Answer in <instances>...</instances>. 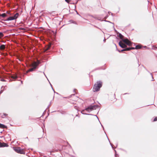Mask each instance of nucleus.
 <instances>
[{"mask_svg": "<svg viewBox=\"0 0 157 157\" xmlns=\"http://www.w3.org/2000/svg\"><path fill=\"white\" fill-rule=\"evenodd\" d=\"M105 39H104V41H105Z\"/></svg>", "mask_w": 157, "mask_h": 157, "instance_id": "a878e982", "label": "nucleus"}, {"mask_svg": "<svg viewBox=\"0 0 157 157\" xmlns=\"http://www.w3.org/2000/svg\"><path fill=\"white\" fill-rule=\"evenodd\" d=\"M2 92L1 91L0 93H2Z\"/></svg>", "mask_w": 157, "mask_h": 157, "instance_id": "cd10ccee", "label": "nucleus"}, {"mask_svg": "<svg viewBox=\"0 0 157 157\" xmlns=\"http://www.w3.org/2000/svg\"><path fill=\"white\" fill-rule=\"evenodd\" d=\"M8 145L4 143H1L0 142V147H7Z\"/></svg>", "mask_w": 157, "mask_h": 157, "instance_id": "0eeeda50", "label": "nucleus"}, {"mask_svg": "<svg viewBox=\"0 0 157 157\" xmlns=\"http://www.w3.org/2000/svg\"><path fill=\"white\" fill-rule=\"evenodd\" d=\"M157 121V117H156L154 119V121Z\"/></svg>", "mask_w": 157, "mask_h": 157, "instance_id": "412c9836", "label": "nucleus"}, {"mask_svg": "<svg viewBox=\"0 0 157 157\" xmlns=\"http://www.w3.org/2000/svg\"><path fill=\"white\" fill-rule=\"evenodd\" d=\"M0 128H6V126L0 123Z\"/></svg>", "mask_w": 157, "mask_h": 157, "instance_id": "6e6552de", "label": "nucleus"}, {"mask_svg": "<svg viewBox=\"0 0 157 157\" xmlns=\"http://www.w3.org/2000/svg\"><path fill=\"white\" fill-rule=\"evenodd\" d=\"M51 45H49L48 47H47L45 49V51H46L48 50L50 48Z\"/></svg>", "mask_w": 157, "mask_h": 157, "instance_id": "2eb2a0df", "label": "nucleus"}, {"mask_svg": "<svg viewBox=\"0 0 157 157\" xmlns=\"http://www.w3.org/2000/svg\"><path fill=\"white\" fill-rule=\"evenodd\" d=\"M19 15V13H17L13 16L10 17L8 18L6 21H11L16 19L18 17Z\"/></svg>", "mask_w": 157, "mask_h": 157, "instance_id": "39448f33", "label": "nucleus"}, {"mask_svg": "<svg viewBox=\"0 0 157 157\" xmlns=\"http://www.w3.org/2000/svg\"><path fill=\"white\" fill-rule=\"evenodd\" d=\"M102 85V82L101 81H98L96 83L94 84L93 87L94 92H97L99 91Z\"/></svg>", "mask_w": 157, "mask_h": 157, "instance_id": "f257e3e1", "label": "nucleus"}, {"mask_svg": "<svg viewBox=\"0 0 157 157\" xmlns=\"http://www.w3.org/2000/svg\"><path fill=\"white\" fill-rule=\"evenodd\" d=\"M5 45H2L0 46V50H2L5 49Z\"/></svg>", "mask_w": 157, "mask_h": 157, "instance_id": "1a4fd4ad", "label": "nucleus"}, {"mask_svg": "<svg viewBox=\"0 0 157 157\" xmlns=\"http://www.w3.org/2000/svg\"><path fill=\"white\" fill-rule=\"evenodd\" d=\"M124 51H125V49H122L121 50V52Z\"/></svg>", "mask_w": 157, "mask_h": 157, "instance_id": "b1692460", "label": "nucleus"}, {"mask_svg": "<svg viewBox=\"0 0 157 157\" xmlns=\"http://www.w3.org/2000/svg\"><path fill=\"white\" fill-rule=\"evenodd\" d=\"M119 36L120 38L121 39H123V36L121 34H119Z\"/></svg>", "mask_w": 157, "mask_h": 157, "instance_id": "ddd939ff", "label": "nucleus"}, {"mask_svg": "<svg viewBox=\"0 0 157 157\" xmlns=\"http://www.w3.org/2000/svg\"><path fill=\"white\" fill-rule=\"evenodd\" d=\"M6 14L5 13H3L1 14L0 16L4 17H6Z\"/></svg>", "mask_w": 157, "mask_h": 157, "instance_id": "9b49d317", "label": "nucleus"}, {"mask_svg": "<svg viewBox=\"0 0 157 157\" xmlns=\"http://www.w3.org/2000/svg\"><path fill=\"white\" fill-rule=\"evenodd\" d=\"M65 0L67 3H69L71 1V0Z\"/></svg>", "mask_w": 157, "mask_h": 157, "instance_id": "aec40b11", "label": "nucleus"}, {"mask_svg": "<svg viewBox=\"0 0 157 157\" xmlns=\"http://www.w3.org/2000/svg\"><path fill=\"white\" fill-rule=\"evenodd\" d=\"M1 81H5V80L3 79H1Z\"/></svg>", "mask_w": 157, "mask_h": 157, "instance_id": "4be33fe9", "label": "nucleus"}, {"mask_svg": "<svg viewBox=\"0 0 157 157\" xmlns=\"http://www.w3.org/2000/svg\"><path fill=\"white\" fill-rule=\"evenodd\" d=\"M4 115H5V116H6L7 115V114H5Z\"/></svg>", "mask_w": 157, "mask_h": 157, "instance_id": "393cba45", "label": "nucleus"}, {"mask_svg": "<svg viewBox=\"0 0 157 157\" xmlns=\"http://www.w3.org/2000/svg\"><path fill=\"white\" fill-rule=\"evenodd\" d=\"M3 36V34L2 32H0V38Z\"/></svg>", "mask_w": 157, "mask_h": 157, "instance_id": "dca6fc26", "label": "nucleus"}, {"mask_svg": "<svg viewBox=\"0 0 157 157\" xmlns=\"http://www.w3.org/2000/svg\"><path fill=\"white\" fill-rule=\"evenodd\" d=\"M128 40L127 39H122V41L126 44V43H127Z\"/></svg>", "mask_w": 157, "mask_h": 157, "instance_id": "4468645a", "label": "nucleus"}, {"mask_svg": "<svg viewBox=\"0 0 157 157\" xmlns=\"http://www.w3.org/2000/svg\"><path fill=\"white\" fill-rule=\"evenodd\" d=\"M119 46L122 48H125L126 47V45L123 43L122 42L120 41L119 42Z\"/></svg>", "mask_w": 157, "mask_h": 157, "instance_id": "423d86ee", "label": "nucleus"}, {"mask_svg": "<svg viewBox=\"0 0 157 157\" xmlns=\"http://www.w3.org/2000/svg\"><path fill=\"white\" fill-rule=\"evenodd\" d=\"M141 48V47L139 45H137L136 46L135 49H139L140 48Z\"/></svg>", "mask_w": 157, "mask_h": 157, "instance_id": "f8f14e48", "label": "nucleus"}, {"mask_svg": "<svg viewBox=\"0 0 157 157\" xmlns=\"http://www.w3.org/2000/svg\"><path fill=\"white\" fill-rule=\"evenodd\" d=\"M98 107V106L96 105H90L88 107L86 108L85 109L86 110L90 112V111H92L93 110L96 109Z\"/></svg>", "mask_w": 157, "mask_h": 157, "instance_id": "7ed1b4c3", "label": "nucleus"}, {"mask_svg": "<svg viewBox=\"0 0 157 157\" xmlns=\"http://www.w3.org/2000/svg\"><path fill=\"white\" fill-rule=\"evenodd\" d=\"M131 49V48H125V51H129V50H130Z\"/></svg>", "mask_w": 157, "mask_h": 157, "instance_id": "a211bd4d", "label": "nucleus"}, {"mask_svg": "<svg viewBox=\"0 0 157 157\" xmlns=\"http://www.w3.org/2000/svg\"><path fill=\"white\" fill-rule=\"evenodd\" d=\"M40 63V62L39 61L37 60V62H33L31 65V66L33 67L31 68L27 71L26 73H28L30 71H32L34 70L39 65Z\"/></svg>", "mask_w": 157, "mask_h": 157, "instance_id": "f03ea898", "label": "nucleus"}, {"mask_svg": "<svg viewBox=\"0 0 157 157\" xmlns=\"http://www.w3.org/2000/svg\"><path fill=\"white\" fill-rule=\"evenodd\" d=\"M14 150L17 152L21 154H25V152L23 149H21L20 147H14Z\"/></svg>", "mask_w": 157, "mask_h": 157, "instance_id": "20e7f679", "label": "nucleus"}, {"mask_svg": "<svg viewBox=\"0 0 157 157\" xmlns=\"http://www.w3.org/2000/svg\"><path fill=\"white\" fill-rule=\"evenodd\" d=\"M132 43L130 41L128 40V41H127V43H126V44L129 46H130L131 45Z\"/></svg>", "mask_w": 157, "mask_h": 157, "instance_id": "9d476101", "label": "nucleus"}, {"mask_svg": "<svg viewBox=\"0 0 157 157\" xmlns=\"http://www.w3.org/2000/svg\"><path fill=\"white\" fill-rule=\"evenodd\" d=\"M86 110L84 109V110H83L82 111H81V113L83 114H86L85 113H84V112L85 111V110Z\"/></svg>", "mask_w": 157, "mask_h": 157, "instance_id": "6ab92c4d", "label": "nucleus"}, {"mask_svg": "<svg viewBox=\"0 0 157 157\" xmlns=\"http://www.w3.org/2000/svg\"><path fill=\"white\" fill-rule=\"evenodd\" d=\"M95 116L96 117L98 118V117L96 115H95Z\"/></svg>", "mask_w": 157, "mask_h": 157, "instance_id": "bb28decb", "label": "nucleus"}, {"mask_svg": "<svg viewBox=\"0 0 157 157\" xmlns=\"http://www.w3.org/2000/svg\"><path fill=\"white\" fill-rule=\"evenodd\" d=\"M88 115H90V114H88Z\"/></svg>", "mask_w": 157, "mask_h": 157, "instance_id": "c85d7f7f", "label": "nucleus"}, {"mask_svg": "<svg viewBox=\"0 0 157 157\" xmlns=\"http://www.w3.org/2000/svg\"><path fill=\"white\" fill-rule=\"evenodd\" d=\"M12 78L13 79H15L17 78V76H12Z\"/></svg>", "mask_w": 157, "mask_h": 157, "instance_id": "f3484780", "label": "nucleus"}, {"mask_svg": "<svg viewBox=\"0 0 157 157\" xmlns=\"http://www.w3.org/2000/svg\"><path fill=\"white\" fill-rule=\"evenodd\" d=\"M131 48V49H135V48H134V47H132V48Z\"/></svg>", "mask_w": 157, "mask_h": 157, "instance_id": "5701e85b", "label": "nucleus"}]
</instances>
